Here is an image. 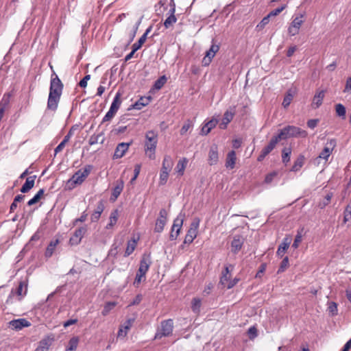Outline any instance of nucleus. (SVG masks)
<instances>
[{
    "instance_id": "f257e3e1",
    "label": "nucleus",
    "mask_w": 351,
    "mask_h": 351,
    "mask_svg": "<svg viewBox=\"0 0 351 351\" xmlns=\"http://www.w3.org/2000/svg\"><path fill=\"white\" fill-rule=\"evenodd\" d=\"M64 85L55 72L51 75L49 94L47 100V109L55 111L62 93Z\"/></svg>"
},
{
    "instance_id": "f03ea898",
    "label": "nucleus",
    "mask_w": 351,
    "mask_h": 351,
    "mask_svg": "<svg viewBox=\"0 0 351 351\" xmlns=\"http://www.w3.org/2000/svg\"><path fill=\"white\" fill-rule=\"evenodd\" d=\"M93 166L86 165L84 168L77 171L67 181L66 186L69 189H74L77 185H81L90 173Z\"/></svg>"
},
{
    "instance_id": "7ed1b4c3",
    "label": "nucleus",
    "mask_w": 351,
    "mask_h": 351,
    "mask_svg": "<svg viewBox=\"0 0 351 351\" xmlns=\"http://www.w3.org/2000/svg\"><path fill=\"white\" fill-rule=\"evenodd\" d=\"M158 132L154 130H149L145 133V152L149 158H155V152L158 144Z\"/></svg>"
},
{
    "instance_id": "20e7f679",
    "label": "nucleus",
    "mask_w": 351,
    "mask_h": 351,
    "mask_svg": "<svg viewBox=\"0 0 351 351\" xmlns=\"http://www.w3.org/2000/svg\"><path fill=\"white\" fill-rule=\"evenodd\" d=\"M199 225V219L195 218L191 223L190 228L185 236L184 243L190 244L197 237Z\"/></svg>"
},
{
    "instance_id": "39448f33",
    "label": "nucleus",
    "mask_w": 351,
    "mask_h": 351,
    "mask_svg": "<svg viewBox=\"0 0 351 351\" xmlns=\"http://www.w3.org/2000/svg\"><path fill=\"white\" fill-rule=\"evenodd\" d=\"M219 44H217L216 41L214 39H213L212 45L210 49L208 51H206L205 56L202 60V63L204 66H208L210 64L217 52L219 51Z\"/></svg>"
},
{
    "instance_id": "423d86ee",
    "label": "nucleus",
    "mask_w": 351,
    "mask_h": 351,
    "mask_svg": "<svg viewBox=\"0 0 351 351\" xmlns=\"http://www.w3.org/2000/svg\"><path fill=\"white\" fill-rule=\"evenodd\" d=\"M304 14H300L299 16H295L292 22L291 23L290 26L288 28V33L291 36H295L299 33L300 27L304 23Z\"/></svg>"
},
{
    "instance_id": "0eeeda50",
    "label": "nucleus",
    "mask_w": 351,
    "mask_h": 351,
    "mask_svg": "<svg viewBox=\"0 0 351 351\" xmlns=\"http://www.w3.org/2000/svg\"><path fill=\"white\" fill-rule=\"evenodd\" d=\"M167 211L165 208H162L159 212V216L156 219L154 231L161 232L164 230V227L167 223Z\"/></svg>"
},
{
    "instance_id": "6e6552de",
    "label": "nucleus",
    "mask_w": 351,
    "mask_h": 351,
    "mask_svg": "<svg viewBox=\"0 0 351 351\" xmlns=\"http://www.w3.org/2000/svg\"><path fill=\"white\" fill-rule=\"evenodd\" d=\"M86 231L87 228L86 227H81L76 229L69 239V243L71 245H77L81 242Z\"/></svg>"
},
{
    "instance_id": "1a4fd4ad",
    "label": "nucleus",
    "mask_w": 351,
    "mask_h": 351,
    "mask_svg": "<svg viewBox=\"0 0 351 351\" xmlns=\"http://www.w3.org/2000/svg\"><path fill=\"white\" fill-rule=\"evenodd\" d=\"M236 112V107L232 106L230 107L228 110H227L224 114L222 119V122L220 124V128L221 129H226L227 127V125L232 120L234 114Z\"/></svg>"
},
{
    "instance_id": "9d476101",
    "label": "nucleus",
    "mask_w": 351,
    "mask_h": 351,
    "mask_svg": "<svg viewBox=\"0 0 351 351\" xmlns=\"http://www.w3.org/2000/svg\"><path fill=\"white\" fill-rule=\"evenodd\" d=\"M31 322L25 318L13 319L9 322V328L11 329H22L31 326Z\"/></svg>"
},
{
    "instance_id": "9b49d317",
    "label": "nucleus",
    "mask_w": 351,
    "mask_h": 351,
    "mask_svg": "<svg viewBox=\"0 0 351 351\" xmlns=\"http://www.w3.org/2000/svg\"><path fill=\"white\" fill-rule=\"evenodd\" d=\"M278 143V141L276 140V138H275L273 136L270 140L269 144L262 149L257 160L258 161H262L265 158V156L268 155L274 149Z\"/></svg>"
},
{
    "instance_id": "f8f14e48",
    "label": "nucleus",
    "mask_w": 351,
    "mask_h": 351,
    "mask_svg": "<svg viewBox=\"0 0 351 351\" xmlns=\"http://www.w3.org/2000/svg\"><path fill=\"white\" fill-rule=\"evenodd\" d=\"M336 144L335 140L331 139L326 143V145L324 147L323 150L320 152L318 158L320 159H324L327 160L328 157L332 153L333 148L335 147Z\"/></svg>"
},
{
    "instance_id": "ddd939ff",
    "label": "nucleus",
    "mask_w": 351,
    "mask_h": 351,
    "mask_svg": "<svg viewBox=\"0 0 351 351\" xmlns=\"http://www.w3.org/2000/svg\"><path fill=\"white\" fill-rule=\"evenodd\" d=\"M131 144L132 142L119 143L115 149L113 158L115 159L122 158L125 154V152L128 151Z\"/></svg>"
},
{
    "instance_id": "4468645a",
    "label": "nucleus",
    "mask_w": 351,
    "mask_h": 351,
    "mask_svg": "<svg viewBox=\"0 0 351 351\" xmlns=\"http://www.w3.org/2000/svg\"><path fill=\"white\" fill-rule=\"evenodd\" d=\"M234 265L228 264L225 265L224 270L222 271V275L220 278V283L225 286L229 281L231 277L230 272L233 270Z\"/></svg>"
},
{
    "instance_id": "2eb2a0df",
    "label": "nucleus",
    "mask_w": 351,
    "mask_h": 351,
    "mask_svg": "<svg viewBox=\"0 0 351 351\" xmlns=\"http://www.w3.org/2000/svg\"><path fill=\"white\" fill-rule=\"evenodd\" d=\"M243 241L244 239L241 236L237 235L234 237L231 242V250L233 253L237 254L241 249Z\"/></svg>"
},
{
    "instance_id": "dca6fc26",
    "label": "nucleus",
    "mask_w": 351,
    "mask_h": 351,
    "mask_svg": "<svg viewBox=\"0 0 351 351\" xmlns=\"http://www.w3.org/2000/svg\"><path fill=\"white\" fill-rule=\"evenodd\" d=\"M151 263H152V262H151L149 256H147V255H143V256L142 257V258L140 261V265H139L138 271H140V273L146 274V273L149 270Z\"/></svg>"
},
{
    "instance_id": "f3484780",
    "label": "nucleus",
    "mask_w": 351,
    "mask_h": 351,
    "mask_svg": "<svg viewBox=\"0 0 351 351\" xmlns=\"http://www.w3.org/2000/svg\"><path fill=\"white\" fill-rule=\"evenodd\" d=\"M289 130L291 137H302L305 138L307 136L308 133L306 131L301 128L293 125H289Z\"/></svg>"
},
{
    "instance_id": "a211bd4d",
    "label": "nucleus",
    "mask_w": 351,
    "mask_h": 351,
    "mask_svg": "<svg viewBox=\"0 0 351 351\" xmlns=\"http://www.w3.org/2000/svg\"><path fill=\"white\" fill-rule=\"evenodd\" d=\"M53 341V337L50 336L47 337L40 341L39 346L36 348V351H48Z\"/></svg>"
},
{
    "instance_id": "6ab92c4d",
    "label": "nucleus",
    "mask_w": 351,
    "mask_h": 351,
    "mask_svg": "<svg viewBox=\"0 0 351 351\" xmlns=\"http://www.w3.org/2000/svg\"><path fill=\"white\" fill-rule=\"evenodd\" d=\"M237 160L236 152L234 150L229 152L226 159L225 166L227 169H232L235 167Z\"/></svg>"
},
{
    "instance_id": "aec40b11",
    "label": "nucleus",
    "mask_w": 351,
    "mask_h": 351,
    "mask_svg": "<svg viewBox=\"0 0 351 351\" xmlns=\"http://www.w3.org/2000/svg\"><path fill=\"white\" fill-rule=\"evenodd\" d=\"M124 186V182L121 180H119L116 182L115 186L112 189L111 200L115 201L117 197L120 195Z\"/></svg>"
},
{
    "instance_id": "412c9836",
    "label": "nucleus",
    "mask_w": 351,
    "mask_h": 351,
    "mask_svg": "<svg viewBox=\"0 0 351 351\" xmlns=\"http://www.w3.org/2000/svg\"><path fill=\"white\" fill-rule=\"evenodd\" d=\"M218 120L215 118H213L208 122L205 123V124L202 128L201 134L207 135L210 132V130L216 126Z\"/></svg>"
},
{
    "instance_id": "4be33fe9",
    "label": "nucleus",
    "mask_w": 351,
    "mask_h": 351,
    "mask_svg": "<svg viewBox=\"0 0 351 351\" xmlns=\"http://www.w3.org/2000/svg\"><path fill=\"white\" fill-rule=\"evenodd\" d=\"M325 96V91L324 90H319L317 91L315 95H314L313 102H312V107L313 108H319L323 101V99Z\"/></svg>"
},
{
    "instance_id": "5701e85b",
    "label": "nucleus",
    "mask_w": 351,
    "mask_h": 351,
    "mask_svg": "<svg viewBox=\"0 0 351 351\" xmlns=\"http://www.w3.org/2000/svg\"><path fill=\"white\" fill-rule=\"evenodd\" d=\"M218 150L216 145L210 147L208 152V162L210 165H215L218 161Z\"/></svg>"
},
{
    "instance_id": "b1692460",
    "label": "nucleus",
    "mask_w": 351,
    "mask_h": 351,
    "mask_svg": "<svg viewBox=\"0 0 351 351\" xmlns=\"http://www.w3.org/2000/svg\"><path fill=\"white\" fill-rule=\"evenodd\" d=\"M175 5L171 8L169 10L170 16H169L164 22V25L166 28H169V27L172 26L177 21V19L175 16Z\"/></svg>"
},
{
    "instance_id": "393cba45",
    "label": "nucleus",
    "mask_w": 351,
    "mask_h": 351,
    "mask_svg": "<svg viewBox=\"0 0 351 351\" xmlns=\"http://www.w3.org/2000/svg\"><path fill=\"white\" fill-rule=\"evenodd\" d=\"M173 166V161L170 156H165L162 161V165L160 171L169 173Z\"/></svg>"
},
{
    "instance_id": "a878e982",
    "label": "nucleus",
    "mask_w": 351,
    "mask_h": 351,
    "mask_svg": "<svg viewBox=\"0 0 351 351\" xmlns=\"http://www.w3.org/2000/svg\"><path fill=\"white\" fill-rule=\"evenodd\" d=\"M36 176L28 177L24 184L22 186L21 189V192L23 193H27L30 189H32L34 186Z\"/></svg>"
},
{
    "instance_id": "bb28decb",
    "label": "nucleus",
    "mask_w": 351,
    "mask_h": 351,
    "mask_svg": "<svg viewBox=\"0 0 351 351\" xmlns=\"http://www.w3.org/2000/svg\"><path fill=\"white\" fill-rule=\"evenodd\" d=\"M291 243V239L290 238H285L283 239V241L281 243V244L278 246V250H277V254L280 256H282L287 250L288 249L289 245Z\"/></svg>"
},
{
    "instance_id": "cd10ccee",
    "label": "nucleus",
    "mask_w": 351,
    "mask_h": 351,
    "mask_svg": "<svg viewBox=\"0 0 351 351\" xmlns=\"http://www.w3.org/2000/svg\"><path fill=\"white\" fill-rule=\"evenodd\" d=\"M151 101V97H141L133 105V108L136 110H141L143 107L147 106Z\"/></svg>"
},
{
    "instance_id": "c85d7f7f",
    "label": "nucleus",
    "mask_w": 351,
    "mask_h": 351,
    "mask_svg": "<svg viewBox=\"0 0 351 351\" xmlns=\"http://www.w3.org/2000/svg\"><path fill=\"white\" fill-rule=\"evenodd\" d=\"M152 27H149L147 29L145 32L141 36V37L139 38L137 43H135L132 45V48H133L134 50L137 51L138 50L142 45L144 44L147 39V36L148 33L151 31Z\"/></svg>"
},
{
    "instance_id": "c756f323",
    "label": "nucleus",
    "mask_w": 351,
    "mask_h": 351,
    "mask_svg": "<svg viewBox=\"0 0 351 351\" xmlns=\"http://www.w3.org/2000/svg\"><path fill=\"white\" fill-rule=\"evenodd\" d=\"M58 243H59L58 239L51 241L49 243V244L48 245V246L46 249L45 253V256L46 258H50L53 255V254L56 248V246Z\"/></svg>"
},
{
    "instance_id": "7c9ffc66",
    "label": "nucleus",
    "mask_w": 351,
    "mask_h": 351,
    "mask_svg": "<svg viewBox=\"0 0 351 351\" xmlns=\"http://www.w3.org/2000/svg\"><path fill=\"white\" fill-rule=\"evenodd\" d=\"M187 163L188 160L186 158H182L178 162L176 167V171L180 176H182L184 174Z\"/></svg>"
},
{
    "instance_id": "2f4dec72",
    "label": "nucleus",
    "mask_w": 351,
    "mask_h": 351,
    "mask_svg": "<svg viewBox=\"0 0 351 351\" xmlns=\"http://www.w3.org/2000/svg\"><path fill=\"white\" fill-rule=\"evenodd\" d=\"M274 137L276 138L278 142L281 140L291 138L289 126L285 127L277 135L274 136Z\"/></svg>"
},
{
    "instance_id": "473e14b6",
    "label": "nucleus",
    "mask_w": 351,
    "mask_h": 351,
    "mask_svg": "<svg viewBox=\"0 0 351 351\" xmlns=\"http://www.w3.org/2000/svg\"><path fill=\"white\" fill-rule=\"evenodd\" d=\"M120 97H121V95L119 93H117L115 95V97H114V99L111 104V106L110 107V110H112V112H114V113H117V112L118 111L120 106H121V99H120Z\"/></svg>"
},
{
    "instance_id": "72a5a7b5",
    "label": "nucleus",
    "mask_w": 351,
    "mask_h": 351,
    "mask_svg": "<svg viewBox=\"0 0 351 351\" xmlns=\"http://www.w3.org/2000/svg\"><path fill=\"white\" fill-rule=\"evenodd\" d=\"M104 204L101 202H99L96 210L91 215V221H97L99 219L101 214L104 210Z\"/></svg>"
},
{
    "instance_id": "f704fd0d",
    "label": "nucleus",
    "mask_w": 351,
    "mask_h": 351,
    "mask_svg": "<svg viewBox=\"0 0 351 351\" xmlns=\"http://www.w3.org/2000/svg\"><path fill=\"white\" fill-rule=\"evenodd\" d=\"M27 291V285L23 282H21L16 290V294L19 296V300H21L22 297L26 295Z\"/></svg>"
},
{
    "instance_id": "c9c22d12",
    "label": "nucleus",
    "mask_w": 351,
    "mask_h": 351,
    "mask_svg": "<svg viewBox=\"0 0 351 351\" xmlns=\"http://www.w3.org/2000/svg\"><path fill=\"white\" fill-rule=\"evenodd\" d=\"M184 217L182 214H180L173 221V224L171 227V230H180L183 224Z\"/></svg>"
},
{
    "instance_id": "e433bc0d",
    "label": "nucleus",
    "mask_w": 351,
    "mask_h": 351,
    "mask_svg": "<svg viewBox=\"0 0 351 351\" xmlns=\"http://www.w3.org/2000/svg\"><path fill=\"white\" fill-rule=\"evenodd\" d=\"M102 136H103L102 133L92 135L90 137L89 141H88L89 145H93L98 143L99 142H100L101 143H103L104 138L102 137Z\"/></svg>"
},
{
    "instance_id": "4c0bfd02",
    "label": "nucleus",
    "mask_w": 351,
    "mask_h": 351,
    "mask_svg": "<svg viewBox=\"0 0 351 351\" xmlns=\"http://www.w3.org/2000/svg\"><path fill=\"white\" fill-rule=\"evenodd\" d=\"M291 149L290 147H285L282 151V160L283 163L287 165L290 160Z\"/></svg>"
},
{
    "instance_id": "58836bf2",
    "label": "nucleus",
    "mask_w": 351,
    "mask_h": 351,
    "mask_svg": "<svg viewBox=\"0 0 351 351\" xmlns=\"http://www.w3.org/2000/svg\"><path fill=\"white\" fill-rule=\"evenodd\" d=\"M45 191L44 189H40L37 193L34 196L33 198L29 199L27 202L28 206H32L37 203L41 198V197L44 195Z\"/></svg>"
},
{
    "instance_id": "ea45409f",
    "label": "nucleus",
    "mask_w": 351,
    "mask_h": 351,
    "mask_svg": "<svg viewBox=\"0 0 351 351\" xmlns=\"http://www.w3.org/2000/svg\"><path fill=\"white\" fill-rule=\"evenodd\" d=\"M79 339L77 337H73L69 341L66 351H75L78 345Z\"/></svg>"
},
{
    "instance_id": "a19ab883",
    "label": "nucleus",
    "mask_w": 351,
    "mask_h": 351,
    "mask_svg": "<svg viewBox=\"0 0 351 351\" xmlns=\"http://www.w3.org/2000/svg\"><path fill=\"white\" fill-rule=\"evenodd\" d=\"M335 111L337 116L341 117L343 119L346 118V108L341 104H337L335 105Z\"/></svg>"
},
{
    "instance_id": "79ce46f5",
    "label": "nucleus",
    "mask_w": 351,
    "mask_h": 351,
    "mask_svg": "<svg viewBox=\"0 0 351 351\" xmlns=\"http://www.w3.org/2000/svg\"><path fill=\"white\" fill-rule=\"evenodd\" d=\"M117 303L116 302H106L104 306V309L101 312L103 315H107L111 310H112L116 306Z\"/></svg>"
},
{
    "instance_id": "37998d69",
    "label": "nucleus",
    "mask_w": 351,
    "mask_h": 351,
    "mask_svg": "<svg viewBox=\"0 0 351 351\" xmlns=\"http://www.w3.org/2000/svg\"><path fill=\"white\" fill-rule=\"evenodd\" d=\"M136 246V243L135 240L129 241L127 244V247L125 251L124 256H130L135 250Z\"/></svg>"
},
{
    "instance_id": "c03bdc74",
    "label": "nucleus",
    "mask_w": 351,
    "mask_h": 351,
    "mask_svg": "<svg viewBox=\"0 0 351 351\" xmlns=\"http://www.w3.org/2000/svg\"><path fill=\"white\" fill-rule=\"evenodd\" d=\"M118 219V211L117 210H115L112 211L110 216V221L108 223L106 228H112L116 223Z\"/></svg>"
},
{
    "instance_id": "a18cd8bd",
    "label": "nucleus",
    "mask_w": 351,
    "mask_h": 351,
    "mask_svg": "<svg viewBox=\"0 0 351 351\" xmlns=\"http://www.w3.org/2000/svg\"><path fill=\"white\" fill-rule=\"evenodd\" d=\"M343 222L351 223V202L347 205L343 212Z\"/></svg>"
},
{
    "instance_id": "49530a36",
    "label": "nucleus",
    "mask_w": 351,
    "mask_h": 351,
    "mask_svg": "<svg viewBox=\"0 0 351 351\" xmlns=\"http://www.w3.org/2000/svg\"><path fill=\"white\" fill-rule=\"evenodd\" d=\"M293 94L291 93V90H289L285 96L282 101V106H284V108H286L290 105L291 101L293 100Z\"/></svg>"
},
{
    "instance_id": "de8ad7c7",
    "label": "nucleus",
    "mask_w": 351,
    "mask_h": 351,
    "mask_svg": "<svg viewBox=\"0 0 351 351\" xmlns=\"http://www.w3.org/2000/svg\"><path fill=\"white\" fill-rule=\"evenodd\" d=\"M145 275H146L145 274H142V273H140V271H137L136 278H135L134 283H133L136 287H138L142 282L145 280V279H146Z\"/></svg>"
},
{
    "instance_id": "09e8293b",
    "label": "nucleus",
    "mask_w": 351,
    "mask_h": 351,
    "mask_svg": "<svg viewBox=\"0 0 351 351\" xmlns=\"http://www.w3.org/2000/svg\"><path fill=\"white\" fill-rule=\"evenodd\" d=\"M167 77L165 75L160 77L154 83V88L157 90H160L167 82Z\"/></svg>"
},
{
    "instance_id": "8fccbe9b",
    "label": "nucleus",
    "mask_w": 351,
    "mask_h": 351,
    "mask_svg": "<svg viewBox=\"0 0 351 351\" xmlns=\"http://www.w3.org/2000/svg\"><path fill=\"white\" fill-rule=\"evenodd\" d=\"M304 164V157L300 156L294 162L291 171H298L303 165Z\"/></svg>"
},
{
    "instance_id": "3c124183",
    "label": "nucleus",
    "mask_w": 351,
    "mask_h": 351,
    "mask_svg": "<svg viewBox=\"0 0 351 351\" xmlns=\"http://www.w3.org/2000/svg\"><path fill=\"white\" fill-rule=\"evenodd\" d=\"M201 304V300L199 298H193L191 306L193 311L195 313H198L200 311Z\"/></svg>"
},
{
    "instance_id": "603ef678",
    "label": "nucleus",
    "mask_w": 351,
    "mask_h": 351,
    "mask_svg": "<svg viewBox=\"0 0 351 351\" xmlns=\"http://www.w3.org/2000/svg\"><path fill=\"white\" fill-rule=\"evenodd\" d=\"M193 127V123L191 120L188 119L182 125L180 130V134L184 135L188 130Z\"/></svg>"
},
{
    "instance_id": "864d4df0",
    "label": "nucleus",
    "mask_w": 351,
    "mask_h": 351,
    "mask_svg": "<svg viewBox=\"0 0 351 351\" xmlns=\"http://www.w3.org/2000/svg\"><path fill=\"white\" fill-rule=\"evenodd\" d=\"M328 311L332 315L337 314V304L335 302H330L328 303Z\"/></svg>"
},
{
    "instance_id": "5fc2aeb1",
    "label": "nucleus",
    "mask_w": 351,
    "mask_h": 351,
    "mask_svg": "<svg viewBox=\"0 0 351 351\" xmlns=\"http://www.w3.org/2000/svg\"><path fill=\"white\" fill-rule=\"evenodd\" d=\"M289 266V258L287 256L285 257L282 261L278 273L283 272Z\"/></svg>"
},
{
    "instance_id": "6e6d98bb",
    "label": "nucleus",
    "mask_w": 351,
    "mask_h": 351,
    "mask_svg": "<svg viewBox=\"0 0 351 351\" xmlns=\"http://www.w3.org/2000/svg\"><path fill=\"white\" fill-rule=\"evenodd\" d=\"M162 329H172L173 328V321L171 319L163 321L161 323Z\"/></svg>"
},
{
    "instance_id": "4d7b16f0",
    "label": "nucleus",
    "mask_w": 351,
    "mask_h": 351,
    "mask_svg": "<svg viewBox=\"0 0 351 351\" xmlns=\"http://www.w3.org/2000/svg\"><path fill=\"white\" fill-rule=\"evenodd\" d=\"M141 20L140 19L135 25V26L133 27L132 30L130 31L129 33L130 36V42H132L134 39V38L136 36V32L138 30V26L141 24Z\"/></svg>"
},
{
    "instance_id": "13d9d810",
    "label": "nucleus",
    "mask_w": 351,
    "mask_h": 351,
    "mask_svg": "<svg viewBox=\"0 0 351 351\" xmlns=\"http://www.w3.org/2000/svg\"><path fill=\"white\" fill-rule=\"evenodd\" d=\"M135 319H136V317L134 315H133L131 317L128 318L123 326V329H130L131 327H132Z\"/></svg>"
},
{
    "instance_id": "bf43d9fd",
    "label": "nucleus",
    "mask_w": 351,
    "mask_h": 351,
    "mask_svg": "<svg viewBox=\"0 0 351 351\" xmlns=\"http://www.w3.org/2000/svg\"><path fill=\"white\" fill-rule=\"evenodd\" d=\"M169 173H167V172L160 171V181H159L160 184L164 185L165 184H166V182L168 180Z\"/></svg>"
},
{
    "instance_id": "052dcab7",
    "label": "nucleus",
    "mask_w": 351,
    "mask_h": 351,
    "mask_svg": "<svg viewBox=\"0 0 351 351\" xmlns=\"http://www.w3.org/2000/svg\"><path fill=\"white\" fill-rule=\"evenodd\" d=\"M10 102L9 96L7 97H5V96L3 97L1 101H0V110H5L6 108L8 107Z\"/></svg>"
},
{
    "instance_id": "680f3d73",
    "label": "nucleus",
    "mask_w": 351,
    "mask_h": 351,
    "mask_svg": "<svg viewBox=\"0 0 351 351\" xmlns=\"http://www.w3.org/2000/svg\"><path fill=\"white\" fill-rule=\"evenodd\" d=\"M10 102L9 96L7 97H5V96L3 97L1 101H0V110H5L6 108L8 107Z\"/></svg>"
},
{
    "instance_id": "e2e57ef3",
    "label": "nucleus",
    "mask_w": 351,
    "mask_h": 351,
    "mask_svg": "<svg viewBox=\"0 0 351 351\" xmlns=\"http://www.w3.org/2000/svg\"><path fill=\"white\" fill-rule=\"evenodd\" d=\"M115 114L116 113H114V112L109 109L106 115L102 119V123L110 121L114 117Z\"/></svg>"
},
{
    "instance_id": "0e129e2a",
    "label": "nucleus",
    "mask_w": 351,
    "mask_h": 351,
    "mask_svg": "<svg viewBox=\"0 0 351 351\" xmlns=\"http://www.w3.org/2000/svg\"><path fill=\"white\" fill-rule=\"evenodd\" d=\"M140 171H141V165H139V164L136 165L134 167V176L130 180L131 183H132L133 182H134L136 180V179L137 178V177L138 176V175L140 173Z\"/></svg>"
},
{
    "instance_id": "69168bd1",
    "label": "nucleus",
    "mask_w": 351,
    "mask_h": 351,
    "mask_svg": "<svg viewBox=\"0 0 351 351\" xmlns=\"http://www.w3.org/2000/svg\"><path fill=\"white\" fill-rule=\"evenodd\" d=\"M240 280L238 278H234L233 280H229V281L227 282V284L224 286L227 289H232L233 287H234Z\"/></svg>"
},
{
    "instance_id": "338daca9",
    "label": "nucleus",
    "mask_w": 351,
    "mask_h": 351,
    "mask_svg": "<svg viewBox=\"0 0 351 351\" xmlns=\"http://www.w3.org/2000/svg\"><path fill=\"white\" fill-rule=\"evenodd\" d=\"M270 16L267 14L266 16H265L261 21L259 23V24L257 25V28L262 29L269 22Z\"/></svg>"
},
{
    "instance_id": "774afa93",
    "label": "nucleus",
    "mask_w": 351,
    "mask_h": 351,
    "mask_svg": "<svg viewBox=\"0 0 351 351\" xmlns=\"http://www.w3.org/2000/svg\"><path fill=\"white\" fill-rule=\"evenodd\" d=\"M301 241H302V234H301V233L298 232L295 237L292 247L295 249L298 248L299 246V244Z\"/></svg>"
}]
</instances>
